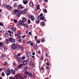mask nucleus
Wrapping results in <instances>:
<instances>
[{
	"mask_svg": "<svg viewBox=\"0 0 79 79\" xmlns=\"http://www.w3.org/2000/svg\"><path fill=\"white\" fill-rule=\"evenodd\" d=\"M10 7L11 6H10V5H7L6 6V8H7V9H8V10H10Z\"/></svg>",
	"mask_w": 79,
	"mask_h": 79,
	"instance_id": "10",
	"label": "nucleus"
},
{
	"mask_svg": "<svg viewBox=\"0 0 79 79\" xmlns=\"http://www.w3.org/2000/svg\"><path fill=\"white\" fill-rule=\"evenodd\" d=\"M35 73H34V72L33 73V77H35Z\"/></svg>",
	"mask_w": 79,
	"mask_h": 79,
	"instance_id": "56",
	"label": "nucleus"
},
{
	"mask_svg": "<svg viewBox=\"0 0 79 79\" xmlns=\"http://www.w3.org/2000/svg\"><path fill=\"white\" fill-rule=\"evenodd\" d=\"M7 62H5L4 64V66H6V64H7Z\"/></svg>",
	"mask_w": 79,
	"mask_h": 79,
	"instance_id": "58",
	"label": "nucleus"
},
{
	"mask_svg": "<svg viewBox=\"0 0 79 79\" xmlns=\"http://www.w3.org/2000/svg\"><path fill=\"white\" fill-rule=\"evenodd\" d=\"M46 65H47V66H49L50 65V64H49V63L48 62H47L46 63Z\"/></svg>",
	"mask_w": 79,
	"mask_h": 79,
	"instance_id": "59",
	"label": "nucleus"
},
{
	"mask_svg": "<svg viewBox=\"0 0 79 79\" xmlns=\"http://www.w3.org/2000/svg\"><path fill=\"white\" fill-rule=\"evenodd\" d=\"M21 14H23V15H26V12L24 11V10H22V11H21Z\"/></svg>",
	"mask_w": 79,
	"mask_h": 79,
	"instance_id": "9",
	"label": "nucleus"
},
{
	"mask_svg": "<svg viewBox=\"0 0 79 79\" xmlns=\"http://www.w3.org/2000/svg\"><path fill=\"white\" fill-rule=\"evenodd\" d=\"M27 75H25L24 76H23L24 79H27Z\"/></svg>",
	"mask_w": 79,
	"mask_h": 79,
	"instance_id": "44",
	"label": "nucleus"
},
{
	"mask_svg": "<svg viewBox=\"0 0 79 79\" xmlns=\"http://www.w3.org/2000/svg\"><path fill=\"white\" fill-rule=\"evenodd\" d=\"M35 23L36 24H38V23H40V21H39V20H36L35 21Z\"/></svg>",
	"mask_w": 79,
	"mask_h": 79,
	"instance_id": "32",
	"label": "nucleus"
},
{
	"mask_svg": "<svg viewBox=\"0 0 79 79\" xmlns=\"http://www.w3.org/2000/svg\"><path fill=\"white\" fill-rule=\"evenodd\" d=\"M11 30L12 31L15 32V31H16V29L15 28L12 27H11Z\"/></svg>",
	"mask_w": 79,
	"mask_h": 79,
	"instance_id": "12",
	"label": "nucleus"
},
{
	"mask_svg": "<svg viewBox=\"0 0 79 79\" xmlns=\"http://www.w3.org/2000/svg\"><path fill=\"white\" fill-rule=\"evenodd\" d=\"M1 76H3V77H5V73L4 72H2L1 73Z\"/></svg>",
	"mask_w": 79,
	"mask_h": 79,
	"instance_id": "22",
	"label": "nucleus"
},
{
	"mask_svg": "<svg viewBox=\"0 0 79 79\" xmlns=\"http://www.w3.org/2000/svg\"><path fill=\"white\" fill-rule=\"evenodd\" d=\"M14 22L15 23H16L18 22V21L16 19H14Z\"/></svg>",
	"mask_w": 79,
	"mask_h": 79,
	"instance_id": "48",
	"label": "nucleus"
},
{
	"mask_svg": "<svg viewBox=\"0 0 79 79\" xmlns=\"http://www.w3.org/2000/svg\"><path fill=\"white\" fill-rule=\"evenodd\" d=\"M32 55H35V52H33L32 53Z\"/></svg>",
	"mask_w": 79,
	"mask_h": 79,
	"instance_id": "64",
	"label": "nucleus"
},
{
	"mask_svg": "<svg viewBox=\"0 0 79 79\" xmlns=\"http://www.w3.org/2000/svg\"><path fill=\"white\" fill-rule=\"evenodd\" d=\"M38 53L39 54H40L41 53V52H40V51H38Z\"/></svg>",
	"mask_w": 79,
	"mask_h": 79,
	"instance_id": "63",
	"label": "nucleus"
},
{
	"mask_svg": "<svg viewBox=\"0 0 79 79\" xmlns=\"http://www.w3.org/2000/svg\"><path fill=\"white\" fill-rule=\"evenodd\" d=\"M41 26H45V23L44 22H41L40 23Z\"/></svg>",
	"mask_w": 79,
	"mask_h": 79,
	"instance_id": "15",
	"label": "nucleus"
},
{
	"mask_svg": "<svg viewBox=\"0 0 79 79\" xmlns=\"http://www.w3.org/2000/svg\"><path fill=\"white\" fill-rule=\"evenodd\" d=\"M40 69L42 71H44V67H43V66H42L41 67Z\"/></svg>",
	"mask_w": 79,
	"mask_h": 79,
	"instance_id": "42",
	"label": "nucleus"
},
{
	"mask_svg": "<svg viewBox=\"0 0 79 79\" xmlns=\"http://www.w3.org/2000/svg\"><path fill=\"white\" fill-rule=\"evenodd\" d=\"M30 57H31V56H32V58H35V56H31V55H30Z\"/></svg>",
	"mask_w": 79,
	"mask_h": 79,
	"instance_id": "52",
	"label": "nucleus"
},
{
	"mask_svg": "<svg viewBox=\"0 0 79 79\" xmlns=\"http://www.w3.org/2000/svg\"><path fill=\"white\" fill-rule=\"evenodd\" d=\"M31 42H32V41H28L27 42V44H30V43H31Z\"/></svg>",
	"mask_w": 79,
	"mask_h": 79,
	"instance_id": "55",
	"label": "nucleus"
},
{
	"mask_svg": "<svg viewBox=\"0 0 79 79\" xmlns=\"http://www.w3.org/2000/svg\"><path fill=\"white\" fill-rule=\"evenodd\" d=\"M18 9H23V8H24V6H22V5L19 4L18 6Z\"/></svg>",
	"mask_w": 79,
	"mask_h": 79,
	"instance_id": "6",
	"label": "nucleus"
},
{
	"mask_svg": "<svg viewBox=\"0 0 79 79\" xmlns=\"http://www.w3.org/2000/svg\"><path fill=\"white\" fill-rule=\"evenodd\" d=\"M21 38V35H19L18 36L17 39H19Z\"/></svg>",
	"mask_w": 79,
	"mask_h": 79,
	"instance_id": "31",
	"label": "nucleus"
},
{
	"mask_svg": "<svg viewBox=\"0 0 79 79\" xmlns=\"http://www.w3.org/2000/svg\"><path fill=\"white\" fill-rule=\"evenodd\" d=\"M23 65H26L27 63H29V59H27L26 60H23Z\"/></svg>",
	"mask_w": 79,
	"mask_h": 79,
	"instance_id": "3",
	"label": "nucleus"
},
{
	"mask_svg": "<svg viewBox=\"0 0 79 79\" xmlns=\"http://www.w3.org/2000/svg\"><path fill=\"white\" fill-rule=\"evenodd\" d=\"M37 18L38 19H40V18H41V17H40V15H38V16H37Z\"/></svg>",
	"mask_w": 79,
	"mask_h": 79,
	"instance_id": "27",
	"label": "nucleus"
},
{
	"mask_svg": "<svg viewBox=\"0 0 79 79\" xmlns=\"http://www.w3.org/2000/svg\"><path fill=\"white\" fill-rule=\"evenodd\" d=\"M38 38V37H37V36H35L34 37V39L35 40H37V39Z\"/></svg>",
	"mask_w": 79,
	"mask_h": 79,
	"instance_id": "43",
	"label": "nucleus"
},
{
	"mask_svg": "<svg viewBox=\"0 0 79 79\" xmlns=\"http://www.w3.org/2000/svg\"><path fill=\"white\" fill-rule=\"evenodd\" d=\"M13 64L14 66H15V65H16V63H15V62H13Z\"/></svg>",
	"mask_w": 79,
	"mask_h": 79,
	"instance_id": "60",
	"label": "nucleus"
},
{
	"mask_svg": "<svg viewBox=\"0 0 79 79\" xmlns=\"http://www.w3.org/2000/svg\"><path fill=\"white\" fill-rule=\"evenodd\" d=\"M8 33H6L5 34V37H6V38H8Z\"/></svg>",
	"mask_w": 79,
	"mask_h": 79,
	"instance_id": "30",
	"label": "nucleus"
},
{
	"mask_svg": "<svg viewBox=\"0 0 79 79\" xmlns=\"http://www.w3.org/2000/svg\"><path fill=\"white\" fill-rule=\"evenodd\" d=\"M21 55V54L20 53H18L16 56H19Z\"/></svg>",
	"mask_w": 79,
	"mask_h": 79,
	"instance_id": "54",
	"label": "nucleus"
},
{
	"mask_svg": "<svg viewBox=\"0 0 79 79\" xmlns=\"http://www.w3.org/2000/svg\"><path fill=\"white\" fill-rule=\"evenodd\" d=\"M7 72H8V73H11V70H10V69H8L7 70L6 69Z\"/></svg>",
	"mask_w": 79,
	"mask_h": 79,
	"instance_id": "38",
	"label": "nucleus"
},
{
	"mask_svg": "<svg viewBox=\"0 0 79 79\" xmlns=\"http://www.w3.org/2000/svg\"><path fill=\"white\" fill-rule=\"evenodd\" d=\"M25 73L26 75H27V76H28V74H29V72L28 71H27V72H25Z\"/></svg>",
	"mask_w": 79,
	"mask_h": 79,
	"instance_id": "33",
	"label": "nucleus"
},
{
	"mask_svg": "<svg viewBox=\"0 0 79 79\" xmlns=\"http://www.w3.org/2000/svg\"><path fill=\"white\" fill-rule=\"evenodd\" d=\"M14 11H15L14 12V13L16 15V13H18V11H18V10H16V9H15L14 10Z\"/></svg>",
	"mask_w": 79,
	"mask_h": 79,
	"instance_id": "20",
	"label": "nucleus"
},
{
	"mask_svg": "<svg viewBox=\"0 0 79 79\" xmlns=\"http://www.w3.org/2000/svg\"><path fill=\"white\" fill-rule=\"evenodd\" d=\"M30 45H31V46L32 47V46H33V45H34V44H33V43L31 42V43L30 44Z\"/></svg>",
	"mask_w": 79,
	"mask_h": 79,
	"instance_id": "53",
	"label": "nucleus"
},
{
	"mask_svg": "<svg viewBox=\"0 0 79 79\" xmlns=\"http://www.w3.org/2000/svg\"><path fill=\"white\" fill-rule=\"evenodd\" d=\"M5 55L4 53H2V54L1 55V58H5Z\"/></svg>",
	"mask_w": 79,
	"mask_h": 79,
	"instance_id": "23",
	"label": "nucleus"
},
{
	"mask_svg": "<svg viewBox=\"0 0 79 79\" xmlns=\"http://www.w3.org/2000/svg\"><path fill=\"white\" fill-rule=\"evenodd\" d=\"M26 40H23V41H22V42L23 43H24H24H25V42H26Z\"/></svg>",
	"mask_w": 79,
	"mask_h": 79,
	"instance_id": "62",
	"label": "nucleus"
},
{
	"mask_svg": "<svg viewBox=\"0 0 79 79\" xmlns=\"http://www.w3.org/2000/svg\"><path fill=\"white\" fill-rule=\"evenodd\" d=\"M43 11L44 12V13H47V10L45 9H44Z\"/></svg>",
	"mask_w": 79,
	"mask_h": 79,
	"instance_id": "40",
	"label": "nucleus"
},
{
	"mask_svg": "<svg viewBox=\"0 0 79 79\" xmlns=\"http://www.w3.org/2000/svg\"><path fill=\"white\" fill-rule=\"evenodd\" d=\"M31 21H32L34 20V16L33 15H31Z\"/></svg>",
	"mask_w": 79,
	"mask_h": 79,
	"instance_id": "21",
	"label": "nucleus"
},
{
	"mask_svg": "<svg viewBox=\"0 0 79 79\" xmlns=\"http://www.w3.org/2000/svg\"><path fill=\"white\" fill-rule=\"evenodd\" d=\"M3 6L5 8H6V6H7V5L6 4H4V5H3Z\"/></svg>",
	"mask_w": 79,
	"mask_h": 79,
	"instance_id": "50",
	"label": "nucleus"
},
{
	"mask_svg": "<svg viewBox=\"0 0 79 79\" xmlns=\"http://www.w3.org/2000/svg\"><path fill=\"white\" fill-rule=\"evenodd\" d=\"M18 42L19 43H21L22 42V40L21 39H19L18 40Z\"/></svg>",
	"mask_w": 79,
	"mask_h": 79,
	"instance_id": "37",
	"label": "nucleus"
},
{
	"mask_svg": "<svg viewBox=\"0 0 79 79\" xmlns=\"http://www.w3.org/2000/svg\"><path fill=\"white\" fill-rule=\"evenodd\" d=\"M24 69L25 71H26V70H27L28 69V67L25 66L24 67Z\"/></svg>",
	"mask_w": 79,
	"mask_h": 79,
	"instance_id": "34",
	"label": "nucleus"
},
{
	"mask_svg": "<svg viewBox=\"0 0 79 79\" xmlns=\"http://www.w3.org/2000/svg\"><path fill=\"white\" fill-rule=\"evenodd\" d=\"M0 47H4V44L2 42H0Z\"/></svg>",
	"mask_w": 79,
	"mask_h": 79,
	"instance_id": "16",
	"label": "nucleus"
},
{
	"mask_svg": "<svg viewBox=\"0 0 79 79\" xmlns=\"http://www.w3.org/2000/svg\"><path fill=\"white\" fill-rule=\"evenodd\" d=\"M11 73L12 74H16V72L15 71V70H13V69H11Z\"/></svg>",
	"mask_w": 79,
	"mask_h": 79,
	"instance_id": "7",
	"label": "nucleus"
},
{
	"mask_svg": "<svg viewBox=\"0 0 79 79\" xmlns=\"http://www.w3.org/2000/svg\"><path fill=\"white\" fill-rule=\"evenodd\" d=\"M18 47V44L15 43L11 45V48L12 50H16V49H17Z\"/></svg>",
	"mask_w": 79,
	"mask_h": 79,
	"instance_id": "2",
	"label": "nucleus"
},
{
	"mask_svg": "<svg viewBox=\"0 0 79 79\" xmlns=\"http://www.w3.org/2000/svg\"><path fill=\"white\" fill-rule=\"evenodd\" d=\"M37 10H40V11H41V9H40V6H39V5H37Z\"/></svg>",
	"mask_w": 79,
	"mask_h": 79,
	"instance_id": "13",
	"label": "nucleus"
},
{
	"mask_svg": "<svg viewBox=\"0 0 79 79\" xmlns=\"http://www.w3.org/2000/svg\"><path fill=\"white\" fill-rule=\"evenodd\" d=\"M36 41L38 44H40V40H36Z\"/></svg>",
	"mask_w": 79,
	"mask_h": 79,
	"instance_id": "49",
	"label": "nucleus"
},
{
	"mask_svg": "<svg viewBox=\"0 0 79 79\" xmlns=\"http://www.w3.org/2000/svg\"><path fill=\"white\" fill-rule=\"evenodd\" d=\"M45 17L44 16H42L41 17V18L40 19V20H44L45 19Z\"/></svg>",
	"mask_w": 79,
	"mask_h": 79,
	"instance_id": "17",
	"label": "nucleus"
},
{
	"mask_svg": "<svg viewBox=\"0 0 79 79\" xmlns=\"http://www.w3.org/2000/svg\"><path fill=\"white\" fill-rule=\"evenodd\" d=\"M21 60L22 61V62H23V60H25L26 59V57L24 56H23L22 57Z\"/></svg>",
	"mask_w": 79,
	"mask_h": 79,
	"instance_id": "24",
	"label": "nucleus"
},
{
	"mask_svg": "<svg viewBox=\"0 0 79 79\" xmlns=\"http://www.w3.org/2000/svg\"><path fill=\"white\" fill-rule=\"evenodd\" d=\"M32 64H33V63H32V61H30L29 66H32Z\"/></svg>",
	"mask_w": 79,
	"mask_h": 79,
	"instance_id": "28",
	"label": "nucleus"
},
{
	"mask_svg": "<svg viewBox=\"0 0 79 79\" xmlns=\"http://www.w3.org/2000/svg\"><path fill=\"white\" fill-rule=\"evenodd\" d=\"M37 46H36V45H35L33 46V48H34V49H35V50H36V49H37Z\"/></svg>",
	"mask_w": 79,
	"mask_h": 79,
	"instance_id": "29",
	"label": "nucleus"
},
{
	"mask_svg": "<svg viewBox=\"0 0 79 79\" xmlns=\"http://www.w3.org/2000/svg\"><path fill=\"white\" fill-rule=\"evenodd\" d=\"M29 5L30 6H31V7L34 6V4H33V3L31 2L30 3Z\"/></svg>",
	"mask_w": 79,
	"mask_h": 79,
	"instance_id": "18",
	"label": "nucleus"
},
{
	"mask_svg": "<svg viewBox=\"0 0 79 79\" xmlns=\"http://www.w3.org/2000/svg\"><path fill=\"white\" fill-rule=\"evenodd\" d=\"M10 79H15V78L13 77H9Z\"/></svg>",
	"mask_w": 79,
	"mask_h": 79,
	"instance_id": "47",
	"label": "nucleus"
},
{
	"mask_svg": "<svg viewBox=\"0 0 79 79\" xmlns=\"http://www.w3.org/2000/svg\"><path fill=\"white\" fill-rule=\"evenodd\" d=\"M21 10H19V12L18 14H17V16H19V17L20 16V15H21Z\"/></svg>",
	"mask_w": 79,
	"mask_h": 79,
	"instance_id": "11",
	"label": "nucleus"
},
{
	"mask_svg": "<svg viewBox=\"0 0 79 79\" xmlns=\"http://www.w3.org/2000/svg\"><path fill=\"white\" fill-rule=\"evenodd\" d=\"M31 15H29L28 16V18L29 19H31Z\"/></svg>",
	"mask_w": 79,
	"mask_h": 79,
	"instance_id": "57",
	"label": "nucleus"
},
{
	"mask_svg": "<svg viewBox=\"0 0 79 79\" xmlns=\"http://www.w3.org/2000/svg\"><path fill=\"white\" fill-rule=\"evenodd\" d=\"M40 59L41 61L44 60V56H41Z\"/></svg>",
	"mask_w": 79,
	"mask_h": 79,
	"instance_id": "35",
	"label": "nucleus"
},
{
	"mask_svg": "<svg viewBox=\"0 0 79 79\" xmlns=\"http://www.w3.org/2000/svg\"><path fill=\"white\" fill-rule=\"evenodd\" d=\"M4 24L3 23H2V22H0V26H3Z\"/></svg>",
	"mask_w": 79,
	"mask_h": 79,
	"instance_id": "45",
	"label": "nucleus"
},
{
	"mask_svg": "<svg viewBox=\"0 0 79 79\" xmlns=\"http://www.w3.org/2000/svg\"><path fill=\"white\" fill-rule=\"evenodd\" d=\"M6 43L7 44H9V42H8V39H6Z\"/></svg>",
	"mask_w": 79,
	"mask_h": 79,
	"instance_id": "41",
	"label": "nucleus"
},
{
	"mask_svg": "<svg viewBox=\"0 0 79 79\" xmlns=\"http://www.w3.org/2000/svg\"><path fill=\"white\" fill-rule=\"evenodd\" d=\"M4 49L5 51H7L8 50V47L6 46H5L4 47Z\"/></svg>",
	"mask_w": 79,
	"mask_h": 79,
	"instance_id": "25",
	"label": "nucleus"
},
{
	"mask_svg": "<svg viewBox=\"0 0 79 79\" xmlns=\"http://www.w3.org/2000/svg\"><path fill=\"white\" fill-rule=\"evenodd\" d=\"M47 60L48 61H49V60H51V58H50V56L48 57V58H47Z\"/></svg>",
	"mask_w": 79,
	"mask_h": 79,
	"instance_id": "26",
	"label": "nucleus"
},
{
	"mask_svg": "<svg viewBox=\"0 0 79 79\" xmlns=\"http://www.w3.org/2000/svg\"><path fill=\"white\" fill-rule=\"evenodd\" d=\"M14 8H16L17 7V5L16 4V3H15L14 4V6H13Z\"/></svg>",
	"mask_w": 79,
	"mask_h": 79,
	"instance_id": "36",
	"label": "nucleus"
},
{
	"mask_svg": "<svg viewBox=\"0 0 79 79\" xmlns=\"http://www.w3.org/2000/svg\"><path fill=\"white\" fill-rule=\"evenodd\" d=\"M21 26H25L26 27H28V25L26 23L24 24V23H23V25L21 24Z\"/></svg>",
	"mask_w": 79,
	"mask_h": 79,
	"instance_id": "14",
	"label": "nucleus"
},
{
	"mask_svg": "<svg viewBox=\"0 0 79 79\" xmlns=\"http://www.w3.org/2000/svg\"><path fill=\"white\" fill-rule=\"evenodd\" d=\"M22 66H23V64H20L19 65H18L17 67H18V69H21V68L22 67Z\"/></svg>",
	"mask_w": 79,
	"mask_h": 79,
	"instance_id": "8",
	"label": "nucleus"
},
{
	"mask_svg": "<svg viewBox=\"0 0 79 79\" xmlns=\"http://www.w3.org/2000/svg\"><path fill=\"white\" fill-rule=\"evenodd\" d=\"M10 73H6V75H7V76H9V75H10Z\"/></svg>",
	"mask_w": 79,
	"mask_h": 79,
	"instance_id": "61",
	"label": "nucleus"
},
{
	"mask_svg": "<svg viewBox=\"0 0 79 79\" xmlns=\"http://www.w3.org/2000/svg\"><path fill=\"white\" fill-rule=\"evenodd\" d=\"M23 3L24 5H26V4H27V2L26 1H25L23 2Z\"/></svg>",
	"mask_w": 79,
	"mask_h": 79,
	"instance_id": "46",
	"label": "nucleus"
},
{
	"mask_svg": "<svg viewBox=\"0 0 79 79\" xmlns=\"http://www.w3.org/2000/svg\"><path fill=\"white\" fill-rule=\"evenodd\" d=\"M9 41L12 43H15V39H13V38H10L9 39Z\"/></svg>",
	"mask_w": 79,
	"mask_h": 79,
	"instance_id": "5",
	"label": "nucleus"
},
{
	"mask_svg": "<svg viewBox=\"0 0 79 79\" xmlns=\"http://www.w3.org/2000/svg\"><path fill=\"white\" fill-rule=\"evenodd\" d=\"M28 24H31V20L29 19L28 20Z\"/></svg>",
	"mask_w": 79,
	"mask_h": 79,
	"instance_id": "51",
	"label": "nucleus"
},
{
	"mask_svg": "<svg viewBox=\"0 0 79 79\" xmlns=\"http://www.w3.org/2000/svg\"><path fill=\"white\" fill-rule=\"evenodd\" d=\"M28 76H29L30 77H31L32 76V73L31 72H30L28 74Z\"/></svg>",
	"mask_w": 79,
	"mask_h": 79,
	"instance_id": "19",
	"label": "nucleus"
},
{
	"mask_svg": "<svg viewBox=\"0 0 79 79\" xmlns=\"http://www.w3.org/2000/svg\"><path fill=\"white\" fill-rule=\"evenodd\" d=\"M26 18H23L22 19V21H21V20H20L19 22V26H20L21 24L23 25L24 24V22H26Z\"/></svg>",
	"mask_w": 79,
	"mask_h": 79,
	"instance_id": "1",
	"label": "nucleus"
},
{
	"mask_svg": "<svg viewBox=\"0 0 79 79\" xmlns=\"http://www.w3.org/2000/svg\"><path fill=\"white\" fill-rule=\"evenodd\" d=\"M44 38H42L41 40V42L42 43L44 42H45V39Z\"/></svg>",
	"mask_w": 79,
	"mask_h": 79,
	"instance_id": "39",
	"label": "nucleus"
},
{
	"mask_svg": "<svg viewBox=\"0 0 79 79\" xmlns=\"http://www.w3.org/2000/svg\"><path fill=\"white\" fill-rule=\"evenodd\" d=\"M15 58L17 60V61H18V63H23V61L21 60V58H19V57L18 56H16Z\"/></svg>",
	"mask_w": 79,
	"mask_h": 79,
	"instance_id": "4",
	"label": "nucleus"
}]
</instances>
